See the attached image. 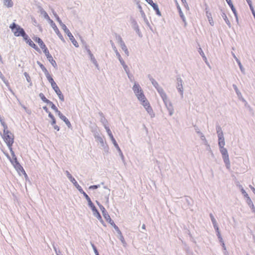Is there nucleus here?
I'll use <instances>...</instances> for the list:
<instances>
[{
  "instance_id": "f257e3e1",
  "label": "nucleus",
  "mask_w": 255,
  "mask_h": 255,
  "mask_svg": "<svg viewBox=\"0 0 255 255\" xmlns=\"http://www.w3.org/2000/svg\"><path fill=\"white\" fill-rule=\"evenodd\" d=\"M2 138L8 146L9 150L12 152V145L14 142L13 134L7 129L5 130V129H4Z\"/></svg>"
},
{
  "instance_id": "f03ea898",
  "label": "nucleus",
  "mask_w": 255,
  "mask_h": 255,
  "mask_svg": "<svg viewBox=\"0 0 255 255\" xmlns=\"http://www.w3.org/2000/svg\"><path fill=\"white\" fill-rule=\"evenodd\" d=\"M9 27L11 28V31L13 32L15 36H23V32H25L23 29L20 27L19 25H16L15 23H12L10 25Z\"/></svg>"
},
{
  "instance_id": "7ed1b4c3",
  "label": "nucleus",
  "mask_w": 255,
  "mask_h": 255,
  "mask_svg": "<svg viewBox=\"0 0 255 255\" xmlns=\"http://www.w3.org/2000/svg\"><path fill=\"white\" fill-rule=\"evenodd\" d=\"M23 38L30 47L34 49L36 51L40 52V49L36 45V44L32 41V40L29 37L25 32H23Z\"/></svg>"
},
{
  "instance_id": "20e7f679",
  "label": "nucleus",
  "mask_w": 255,
  "mask_h": 255,
  "mask_svg": "<svg viewBox=\"0 0 255 255\" xmlns=\"http://www.w3.org/2000/svg\"><path fill=\"white\" fill-rule=\"evenodd\" d=\"M62 28L64 30V32L67 34L73 44L77 47L78 46L77 42L74 38L72 33L70 32L69 30L67 28L66 26L64 24H62Z\"/></svg>"
},
{
  "instance_id": "39448f33",
  "label": "nucleus",
  "mask_w": 255,
  "mask_h": 255,
  "mask_svg": "<svg viewBox=\"0 0 255 255\" xmlns=\"http://www.w3.org/2000/svg\"><path fill=\"white\" fill-rule=\"evenodd\" d=\"M139 100L141 102V104L148 112V113H151L152 111V108L145 96L144 97V99L141 98Z\"/></svg>"
},
{
  "instance_id": "423d86ee",
  "label": "nucleus",
  "mask_w": 255,
  "mask_h": 255,
  "mask_svg": "<svg viewBox=\"0 0 255 255\" xmlns=\"http://www.w3.org/2000/svg\"><path fill=\"white\" fill-rule=\"evenodd\" d=\"M220 150L222 154L224 162L226 163L227 166H228L229 164V159L227 149L224 148V147H223L222 148H220Z\"/></svg>"
},
{
  "instance_id": "0eeeda50",
  "label": "nucleus",
  "mask_w": 255,
  "mask_h": 255,
  "mask_svg": "<svg viewBox=\"0 0 255 255\" xmlns=\"http://www.w3.org/2000/svg\"><path fill=\"white\" fill-rule=\"evenodd\" d=\"M33 39L36 43L38 44L42 51H44L47 49L46 45L40 38L37 36H34Z\"/></svg>"
},
{
  "instance_id": "6e6552de",
  "label": "nucleus",
  "mask_w": 255,
  "mask_h": 255,
  "mask_svg": "<svg viewBox=\"0 0 255 255\" xmlns=\"http://www.w3.org/2000/svg\"><path fill=\"white\" fill-rule=\"evenodd\" d=\"M49 21H50V24L51 26L54 29L55 33L58 35V36L61 39L63 40V36H62V34H61V33L60 32V31H59L58 27H57L56 25L55 24V23L52 20H50Z\"/></svg>"
},
{
  "instance_id": "1a4fd4ad",
  "label": "nucleus",
  "mask_w": 255,
  "mask_h": 255,
  "mask_svg": "<svg viewBox=\"0 0 255 255\" xmlns=\"http://www.w3.org/2000/svg\"><path fill=\"white\" fill-rule=\"evenodd\" d=\"M15 168L18 172H21L23 174L26 175V173L23 169V167L20 165V164L15 160L14 163H13Z\"/></svg>"
},
{
  "instance_id": "9d476101",
  "label": "nucleus",
  "mask_w": 255,
  "mask_h": 255,
  "mask_svg": "<svg viewBox=\"0 0 255 255\" xmlns=\"http://www.w3.org/2000/svg\"><path fill=\"white\" fill-rule=\"evenodd\" d=\"M53 90H54L55 93L58 95L59 99L61 101L63 102L64 101V97L63 95L62 94L61 91H60L59 88L58 87L57 88H56Z\"/></svg>"
},
{
  "instance_id": "9b49d317",
  "label": "nucleus",
  "mask_w": 255,
  "mask_h": 255,
  "mask_svg": "<svg viewBox=\"0 0 255 255\" xmlns=\"http://www.w3.org/2000/svg\"><path fill=\"white\" fill-rule=\"evenodd\" d=\"M37 64H38L41 70L43 71V72L44 73L46 78L50 75L48 71H47V69L42 63H41L39 62H37Z\"/></svg>"
},
{
  "instance_id": "f8f14e48",
  "label": "nucleus",
  "mask_w": 255,
  "mask_h": 255,
  "mask_svg": "<svg viewBox=\"0 0 255 255\" xmlns=\"http://www.w3.org/2000/svg\"><path fill=\"white\" fill-rule=\"evenodd\" d=\"M47 79L48 80L49 82L51 84V87H52L53 89H54L58 87L56 83L54 82L53 79L52 78L51 75L47 77Z\"/></svg>"
},
{
  "instance_id": "ddd939ff",
  "label": "nucleus",
  "mask_w": 255,
  "mask_h": 255,
  "mask_svg": "<svg viewBox=\"0 0 255 255\" xmlns=\"http://www.w3.org/2000/svg\"><path fill=\"white\" fill-rule=\"evenodd\" d=\"M219 138V146L220 147V148L221 147H224V145H225V141H224V135H222V134L221 133V134H220V136L219 137H218Z\"/></svg>"
},
{
  "instance_id": "4468645a",
  "label": "nucleus",
  "mask_w": 255,
  "mask_h": 255,
  "mask_svg": "<svg viewBox=\"0 0 255 255\" xmlns=\"http://www.w3.org/2000/svg\"><path fill=\"white\" fill-rule=\"evenodd\" d=\"M210 217H211V220H212V222L213 223V224L214 225V227L216 229L217 232H218V235L220 236V233H219V228L218 227L217 222H216L215 219L214 218V216L212 215H210Z\"/></svg>"
},
{
  "instance_id": "2eb2a0df",
  "label": "nucleus",
  "mask_w": 255,
  "mask_h": 255,
  "mask_svg": "<svg viewBox=\"0 0 255 255\" xmlns=\"http://www.w3.org/2000/svg\"><path fill=\"white\" fill-rule=\"evenodd\" d=\"M103 215L106 220L110 224L112 223L114 221L111 219L110 215L107 212L104 213Z\"/></svg>"
},
{
  "instance_id": "dca6fc26",
  "label": "nucleus",
  "mask_w": 255,
  "mask_h": 255,
  "mask_svg": "<svg viewBox=\"0 0 255 255\" xmlns=\"http://www.w3.org/2000/svg\"><path fill=\"white\" fill-rule=\"evenodd\" d=\"M150 5L153 7V8L155 10V11H156V12L157 14H158V15H161V13H160V11H159V9L158 6V5H157L156 3H154V2H152V3H151Z\"/></svg>"
},
{
  "instance_id": "f3484780",
  "label": "nucleus",
  "mask_w": 255,
  "mask_h": 255,
  "mask_svg": "<svg viewBox=\"0 0 255 255\" xmlns=\"http://www.w3.org/2000/svg\"><path fill=\"white\" fill-rule=\"evenodd\" d=\"M47 59L54 68H56L57 67L56 62L55 60L53 59L52 55L47 58Z\"/></svg>"
},
{
  "instance_id": "a211bd4d",
  "label": "nucleus",
  "mask_w": 255,
  "mask_h": 255,
  "mask_svg": "<svg viewBox=\"0 0 255 255\" xmlns=\"http://www.w3.org/2000/svg\"><path fill=\"white\" fill-rule=\"evenodd\" d=\"M132 89L134 93H136V92H138V91H140V90H141L139 85L136 83L134 84Z\"/></svg>"
},
{
  "instance_id": "6ab92c4d",
  "label": "nucleus",
  "mask_w": 255,
  "mask_h": 255,
  "mask_svg": "<svg viewBox=\"0 0 255 255\" xmlns=\"http://www.w3.org/2000/svg\"><path fill=\"white\" fill-rule=\"evenodd\" d=\"M120 40H121V43H121V46H122V49L125 51L126 54L127 55H128V48H127V46H126L125 43L122 41V39L121 38H120Z\"/></svg>"
},
{
  "instance_id": "aec40b11",
  "label": "nucleus",
  "mask_w": 255,
  "mask_h": 255,
  "mask_svg": "<svg viewBox=\"0 0 255 255\" xmlns=\"http://www.w3.org/2000/svg\"><path fill=\"white\" fill-rule=\"evenodd\" d=\"M67 175L68 178L70 180V181L74 184H77V182L76 181V180L72 177L71 174L68 172L67 171Z\"/></svg>"
},
{
  "instance_id": "412c9836",
  "label": "nucleus",
  "mask_w": 255,
  "mask_h": 255,
  "mask_svg": "<svg viewBox=\"0 0 255 255\" xmlns=\"http://www.w3.org/2000/svg\"><path fill=\"white\" fill-rule=\"evenodd\" d=\"M135 94L138 100L140 99L141 98L144 99V97L145 96L143 93L142 90H140V91H138V92H136Z\"/></svg>"
},
{
  "instance_id": "4be33fe9",
  "label": "nucleus",
  "mask_w": 255,
  "mask_h": 255,
  "mask_svg": "<svg viewBox=\"0 0 255 255\" xmlns=\"http://www.w3.org/2000/svg\"><path fill=\"white\" fill-rule=\"evenodd\" d=\"M4 4L8 7H12L13 2L11 0H4Z\"/></svg>"
},
{
  "instance_id": "5701e85b",
  "label": "nucleus",
  "mask_w": 255,
  "mask_h": 255,
  "mask_svg": "<svg viewBox=\"0 0 255 255\" xmlns=\"http://www.w3.org/2000/svg\"><path fill=\"white\" fill-rule=\"evenodd\" d=\"M207 17H208V19L210 24L211 25H214V21H213V18L212 17L211 14L210 13L207 12Z\"/></svg>"
},
{
  "instance_id": "b1692460",
  "label": "nucleus",
  "mask_w": 255,
  "mask_h": 255,
  "mask_svg": "<svg viewBox=\"0 0 255 255\" xmlns=\"http://www.w3.org/2000/svg\"><path fill=\"white\" fill-rule=\"evenodd\" d=\"M227 3L229 4V5L230 6V7L232 8V10L234 11V13L236 14L235 9L233 6V5L231 2V0H226Z\"/></svg>"
},
{
  "instance_id": "393cba45",
  "label": "nucleus",
  "mask_w": 255,
  "mask_h": 255,
  "mask_svg": "<svg viewBox=\"0 0 255 255\" xmlns=\"http://www.w3.org/2000/svg\"><path fill=\"white\" fill-rule=\"evenodd\" d=\"M39 97H40V98L41 99V100L45 103H47L49 100H48L45 97V96L42 93H40L39 94Z\"/></svg>"
},
{
  "instance_id": "a878e982",
  "label": "nucleus",
  "mask_w": 255,
  "mask_h": 255,
  "mask_svg": "<svg viewBox=\"0 0 255 255\" xmlns=\"http://www.w3.org/2000/svg\"><path fill=\"white\" fill-rule=\"evenodd\" d=\"M177 8H178V11L179 12L180 16L181 17L182 19L183 20H185V17L184 16V14H183L182 11H181V8L180 7V6L179 5L177 6Z\"/></svg>"
},
{
  "instance_id": "bb28decb",
  "label": "nucleus",
  "mask_w": 255,
  "mask_h": 255,
  "mask_svg": "<svg viewBox=\"0 0 255 255\" xmlns=\"http://www.w3.org/2000/svg\"><path fill=\"white\" fill-rule=\"evenodd\" d=\"M43 52L44 53L47 58L51 56L48 48L44 51H43Z\"/></svg>"
},
{
  "instance_id": "cd10ccee",
  "label": "nucleus",
  "mask_w": 255,
  "mask_h": 255,
  "mask_svg": "<svg viewBox=\"0 0 255 255\" xmlns=\"http://www.w3.org/2000/svg\"><path fill=\"white\" fill-rule=\"evenodd\" d=\"M24 75L27 82L29 83H31V78H30V77L29 75V74L25 72L24 73Z\"/></svg>"
},
{
  "instance_id": "c85d7f7f",
  "label": "nucleus",
  "mask_w": 255,
  "mask_h": 255,
  "mask_svg": "<svg viewBox=\"0 0 255 255\" xmlns=\"http://www.w3.org/2000/svg\"><path fill=\"white\" fill-rule=\"evenodd\" d=\"M160 95L163 99V100L164 101L165 100L167 99V96L166 94L163 91V90H161V92L160 93Z\"/></svg>"
},
{
  "instance_id": "c756f323",
  "label": "nucleus",
  "mask_w": 255,
  "mask_h": 255,
  "mask_svg": "<svg viewBox=\"0 0 255 255\" xmlns=\"http://www.w3.org/2000/svg\"><path fill=\"white\" fill-rule=\"evenodd\" d=\"M63 121L65 123V124H66V125L69 127H71V124L70 122V121L68 120V119L66 118L65 119H64Z\"/></svg>"
},
{
  "instance_id": "7c9ffc66",
  "label": "nucleus",
  "mask_w": 255,
  "mask_h": 255,
  "mask_svg": "<svg viewBox=\"0 0 255 255\" xmlns=\"http://www.w3.org/2000/svg\"><path fill=\"white\" fill-rule=\"evenodd\" d=\"M217 134H218V136L219 137L220 136V134H221V133L222 134V135H223V133L222 131V129L220 127H218L217 128Z\"/></svg>"
},
{
  "instance_id": "2f4dec72",
  "label": "nucleus",
  "mask_w": 255,
  "mask_h": 255,
  "mask_svg": "<svg viewBox=\"0 0 255 255\" xmlns=\"http://www.w3.org/2000/svg\"><path fill=\"white\" fill-rule=\"evenodd\" d=\"M106 130H107V132L108 135H109V136L110 137V138H113V135L112 132L111 130H110V129L109 128H106Z\"/></svg>"
},
{
  "instance_id": "473e14b6",
  "label": "nucleus",
  "mask_w": 255,
  "mask_h": 255,
  "mask_svg": "<svg viewBox=\"0 0 255 255\" xmlns=\"http://www.w3.org/2000/svg\"><path fill=\"white\" fill-rule=\"evenodd\" d=\"M117 55L118 56V58H119V59L121 63L122 64V65H124L125 63L124 61L123 60V59L122 58L120 54L119 53H117Z\"/></svg>"
},
{
  "instance_id": "72a5a7b5",
  "label": "nucleus",
  "mask_w": 255,
  "mask_h": 255,
  "mask_svg": "<svg viewBox=\"0 0 255 255\" xmlns=\"http://www.w3.org/2000/svg\"><path fill=\"white\" fill-rule=\"evenodd\" d=\"M75 185V186L77 187V188L78 189V190L81 193H83L84 191H83V190L82 189V188H81V187L77 183V184H74Z\"/></svg>"
},
{
  "instance_id": "f704fd0d",
  "label": "nucleus",
  "mask_w": 255,
  "mask_h": 255,
  "mask_svg": "<svg viewBox=\"0 0 255 255\" xmlns=\"http://www.w3.org/2000/svg\"><path fill=\"white\" fill-rule=\"evenodd\" d=\"M58 116L59 117V118L62 120H64V119H65L66 117L64 116L61 113V112H58Z\"/></svg>"
},
{
  "instance_id": "c9c22d12",
  "label": "nucleus",
  "mask_w": 255,
  "mask_h": 255,
  "mask_svg": "<svg viewBox=\"0 0 255 255\" xmlns=\"http://www.w3.org/2000/svg\"><path fill=\"white\" fill-rule=\"evenodd\" d=\"M111 225L115 228V229L116 231H117L118 232H120L118 227L114 223V222L112 223H111Z\"/></svg>"
},
{
  "instance_id": "e433bc0d",
  "label": "nucleus",
  "mask_w": 255,
  "mask_h": 255,
  "mask_svg": "<svg viewBox=\"0 0 255 255\" xmlns=\"http://www.w3.org/2000/svg\"><path fill=\"white\" fill-rule=\"evenodd\" d=\"M56 113L58 114V112H60V111L58 110V108L56 107V106L54 105L51 107Z\"/></svg>"
},
{
  "instance_id": "4c0bfd02",
  "label": "nucleus",
  "mask_w": 255,
  "mask_h": 255,
  "mask_svg": "<svg viewBox=\"0 0 255 255\" xmlns=\"http://www.w3.org/2000/svg\"><path fill=\"white\" fill-rule=\"evenodd\" d=\"M97 213V218L102 223H103V221L102 220V217L100 215V213H99V212H96Z\"/></svg>"
},
{
  "instance_id": "58836bf2",
  "label": "nucleus",
  "mask_w": 255,
  "mask_h": 255,
  "mask_svg": "<svg viewBox=\"0 0 255 255\" xmlns=\"http://www.w3.org/2000/svg\"><path fill=\"white\" fill-rule=\"evenodd\" d=\"M98 205H99V207H100V209L102 210V213H103V214L104 213H106V212H107V211H106V210L105 208H104L102 205H99V204H98Z\"/></svg>"
},
{
  "instance_id": "ea45409f",
  "label": "nucleus",
  "mask_w": 255,
  "mask_h": 255,
  "mask_svg": "<svg viewBox=\"0 0 255 255\" xmlns=\"http://www.w3.org/2000/svg\"><path fill=\"white\" fill-rule=\"evenodd\" d=\"M0 122L1 125L3 126L4 129H5V130L7 129V127L6 125H5V123L1 120H0Z\"/></svg>"
},
{
  "instance_id": "a19ab883",
  "label": "nucleus",
  "mask_w": 255,
  "mask_h": 255,
  "mask_svg": "<svg viewBox=\"0 0 255 255\" xmlns=\"http://www.w3.org/2000/svg\"><path fill=\"white\" fill-rule=\"evenodd\" d=\"M111 140H112L113 143L114 144V145H115V146L116 147H118V145L115 140V139L114 138V136L113 137V138H111Z\"/></svg>"
},
{
  "instance_id": "79ce46f5",
  "label": "nucleus",
  "mask_w": 255,
  "mask_h": 255,
  "mask_svg": "<svg viewBox=\"0 0 255 255\" xmlns=\"http://www.w3.org/2000/svg\"><path fill=\"white\" fill-rule=\"evenodd\" d=\"M123 66L124 69L125 70V71H126V72L127 73H128V72H129V70H128V66L126 64H125V65H123Z\"/></svg>"
},
{
  "instance_id": "37998d69",
  "label": "nucleus",
  "mask_w": 255,
  "mask_h": 255,
  "mask_svg": "<svg viewBox=\"0 0 255 255\" xmlns=\"http://www.w3.org/2000/svg\"><path fill=\"white\" fill-rule=\"evenodd\" d=\"M92 247H93V248L94 250V252H95V253L96 254V255H99V253H98V252L96 248V247L94 245H92Z\"/></svg>"
},
{
  "instance_id": "c03bdc74",
  "label": "nucleus",
  "mask_w": 255,
  "mask_h": 255,
  "mask_svg": "<svg viewBox=\"0 0 255 255\" xmlns=\"http://www.w3.org/2000/svg\"><path fill=\"white\" fill-rule=\"evenodd\" d=\"M48 116L51 120L55 118L54 116L50 112L48 113Z\"/></svg>"
},
{
  "instance_id": "a18cd8bd",
  "label": "nucleus",
  "mask_w": 255,
  "mask_h": 255,
  "mask_svg": "<svg viewBox=\"0 0 255 255\" xmlns=\"http://www.w3.org/2000/svg\"><path fill=\"white\" fill-rule=\"evenodd\" d=\"M47 104H49V105L52 107V106L53 105H54V104L52 102H51L50 101L48 100V101L46 103Z\"/></svg>"
},
{
  "instance_id": "49530a36",
  "label": "nucleus",
  "mask_w": 255,
  "mask_h": 255,
  "mask_svg": "<svg viewBox=\"0 0 255 255\" xmlns=\"http://www.w3.org/2000/svg\"><path fill=\"white\" fill-rule=\"evenodd\" d=\"M92 209V210L94 211V212H98V210H97V209L96 208L95 206H94V205L93 206V207H91Z\"/></svg>"
},
{
  "instance_id": "de8ad7c7",
  "label": "nucleus",
  "mask_w": 255,
  "mask_h": 255,
  "mask_svg": "<svg viewBox=\"0 0 255 255\" xmlns=\"http://www.w3.org/2000/svg\"><path fill=\"white\" fill-rule=\"evenodd\" d=\"M84 196L85 197V198L87 199L88 197H89L88 196V195L85 192H84L83 193H82Z\"/></svg>"
},
{
  "instance_id": "09e8293b",
  "label": "nucleus",
  "mask_w": 255,
  "mask_h": 255,
  "mask_svg": "<svg viewBox=\"0 0 255 255\" xmlns=\"http://www.w3.org/2000/svg\"><path fill=\"white\" fill-rule=\"evenodd\" d=\"M56 124V120H55V119H52V122H51V124L52 125H55Z\"/></svg>"
},
{
  "instance_id": "8fccbe9b",
  "label": "nucleus",
  "mask_w": 255,
  "mask_h": 255,
  "mask_svg": "<svg viewBox=\"0 0 255 255\" xmlns=\"http://www.w3.org/2000/svg\"><path fill=\"white\" fill-rule=\"evenodd\" d=\"M54 126V128L55 129L57 130V131H58L59 130V128L58 126L57 125H53Z\"/></svg>"
},
{
  "instance_id": "3c124183",
  "label": "nucleus",
  "mask_w": 255,
  "mask_h": 255,
  "mask_svg": "<svg viewBox=\"0 0 255 255\" xmlns=\"http://www.w3.org/2000/svg\"><path fill=\"white\" fill-rule=\"evenodd\" d=\"M247 1H248V3H249L250 7L251 9H252V4H251V1L250 0H247Z\"/></svg>"
},
{
  "instance_id": "603ef678",
  "label": "nucleus",
  "mask_w": 255,
  "mask_h": 255,
  "mask_svg": "<svg viewBox=\"0 0 255 255\" xmlns=\"http://www.w3.org/2000/svg\"><path fill=\"white\" fill-rule=\"evenodd\" d=\"M145 0L149 4H150L151 3H152L153 2L152 0Z\"/></svg>"
},
{
  "instance_id": "864d4df0",
  "label": "nucleus",
  "mask_w": 255,
  "mask_h": 255,
  "mask_svg": "<svg viewBox=\"0 0 255 255\" xmlns=\"http://www.w3.org/2000/svg\"><path fill=\"white\" fill-rule=\"evenodd\" d=\"M57 19L58 21L59 22V23L60 24V25L62 26V24L63 23L62 22V21L60 20V19L59 18V17H58Z\"/></svg>"
},
{
  "instance_id": "5fc2aeb1",
  "label": "nucleus",
  "mask_w": 255,
  "mask_h": 255,
  "mask_svg": "<svg viewBox=\"0 0 255 255\" xmlns=\"http://www.w3.org/2000/svg\"><path fill=\"white\" fill-rule=\"evenodd\" d=\"M43 108L47 113H48L49 112H50L46 107H43Z\"/></svg>"
},
{
  "instance_id": "6e6d98bb",
  "label": "nucleus",
  "mask_w": 255,
  "mask_h": 255,
  "mask_svg": "<svg viewBox=\"0 0 255 255\" xmlns=\"http://www.w3.org/2000/svg\"><path fill=\"white\" fill-rule=\"evenodd\" d=\"M89 204V205L91 207H93V206L94 205L93 203H92V202L91 201V202H89L88 203Z\"/></svg>"
},
{
  "instance_id": "4d7b16f0",
  "label": "nucleus",
  "mask_w": 255,
  "mask_h": 255,
  "mask_svg": "<svg viewBox=\"0 0 255 255\" xmlns=\"http://www.w3.org/2000/svg\"><path fill=\"white\" fill-rule=\"evenodd\" d=\"M97 188V186H96V185H94V186H91L90 187V188H94V189H96Z\"/></svg>"
},
{
  "instance_id": "13d9d810",
  "label": "nucleus",
  "mask_w": 255,
  "mask_h": 255,
  "mask_svg": "<svg viewBox=\"0 0 255 255\" xmlns=\"http://www.w3.org/2000/svg\"><path fill=\"white\" fill-rule=\"evenodd\" d=\"M86 200H87L88 203L91 202V199L90 198V197H88Z\"/></svg>"
},
{
  "instance_id": "bf43d9fd",
  "label": "nucleus",
  "mask_w": 255,
  "mask_h": 255,
  "mask_svg": "<svg viewBox=\"0 0 255 255\" xmlns=\"http://www.w3.org/2000/svg\"><path fill=\"white\" fill-rule=\"evenodd\" d=\"M142 228L143 229H145V225L144 224H143L142 226Z\"/></svg>"
},
{
  "instance_id": "052dcab7",
  "label": "nucleus",
  "mask_w": 255,
  "mask_h": 255,
  "mask_svg": "<svg viewBox=\"0 0 255 255\" xmlns=\"http://www.w3.org/2000/svg\"><path fill=\"white\" fill-rule=\"evenodd\" d=\"M242 192H243V193H245V191L243 190H242Z\"/></svg>"
}]
</instances>
